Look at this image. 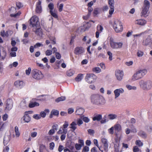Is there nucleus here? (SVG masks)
<instances>
[{
  "label": "nucleus",
  "instance_id": "1",
  "mask_svg": "<svg viewBox=\"0 0 152 152\" xmlns=\"http://www.w3.org/2000/svg\"><path fill=\"white\" fill-rule=\"evenodd\" d=\"M91 102L92 104L98 106L104 105L106 103L105 100L103 97L98 94L91 95Z\"/></svg>",
  "mask_w": 152,
  "mask_h": 152
},
{
  "label": "nucleus",
  "instance_id": "2",
  "mask_svg": "<svg viewBox=\"0 0 152 152\" xmlns=\"http://www.w3.org/2000/svg\"><path fill=\"white\" fill-rule=\"evenodd\" d=\"M147 72V70L146 69H140L136 71L132 76V79L133 81H135L142 78Z\"/></svg>",
  "mask_w": 152,
  "mask_h": 152
},
{
  "label": "nucleus",
  "instance_id": "3",
  "mask_svg": "<svg viewBox=\"0 0 152 152\" xmlns=\"http://www.w3.org/2000/svg\"><path fill=\"white\" fill-rule=\"evenodd\" d=\"M139 84L140 88L145 90H149L152 87L151 83L149 80H142L139 81Z\"/></svg>",
  "mask_w": 152,
  "mask_h": 152
},
{
  "label": "nucleus",
  "instance_id": "4",
  "mask_svg": "<svg viewBox=\"0 0 152 152\" xmlns=\"http://www.w3.org/2000/svg\"><path fill=\"white\" fill-rule=\"evenodd\" d=\"M113 28L117 33L122 32L123 30V26L122 22L118 20H115L113 23Z\"/></svg>",
  "mask_w": 152,
  "mask_h": 152
},
{
  "label": "nucleus",
  "instance_id": "5",
  "mask_svg": "<svg viewBox=\"0 0 152 152\" xmlns=\"http://www.w3.org/2000/svg\"><path fill=\"white\" fill-rule=\"evenodd\" d=\"M31 74L32 77L36 80L41 79L43 77V75L41 71L37 69H33Z\"/></svg>",
  "mask_w": 152,
  "mask_h": 152
},
{
  "label": "nucleus",
  "instance_id": "6",
  "mask_svg": "<svg viewBox=\"0 0 152 152\" xmlns=\"http://www.w3.org/2000/svg\"><path fill=\"white\" fill-rule=\"evenodd\" d=\"M97 79V77L93 74L89 73L86 74L85 80L88 83L91 84L95 82Z\"/></svg>",
  "mask_w": 152,
  "mask_h": 152
},
{
  "label": "nucleus",
  "instance_id": "7",
  "mask_svg": "<svg viewBox=\"0 0 152 152\" xmlns=\"http://www.w3.org/2000/svg\"><path fill=\"white\" fill-rule=\"evenodd\" d=\"M30 25H31L32 27H35L37 28L39 26V18L37 16L34 15L32 16L30 20Z\"/></svg>",
  "mask_w": 152,
  "mask_h": 152
},
{
  "label": "nucleus",
  "instance_id": "8",
  "mask_svg": "<svg viewBox=\"0 0 152 152\" xmlns=\"http://www.w3.org/2000/svg\"><path fill=\"white\" fill-rule=\"evenodd\" d=\"M110 44L111 47L113 49H118L122 48L123 44L121 42H115L113 39L110 38Z\"/></svg>",
  "mask_w": 152,
  "mask_h": 152
},
{
  "label": "nucleus",
  "instance_id": "9",
  "mask_svg": "<svg viewBox=\"0 0 152 152\" xmlns=\"http://www.w3.org/2000/svg\"><path fill=\"white\" fill-rule=\"evenodd\" d=\"M142 44L145 46H149L152 47V34L143 39Z\"/></svg>",
  "mask_w": 152,
  "mask_h": 152
},
{
  "label": "nucleus",
  "instance_id": "10",
  "mask_svg": "<svg viewBox=\"0 0 152 152\" xmlns=\"http://www.w3.org/2000/svg\"><path fill=\"white\" fill-rule=\"evenodd\" d=\"M69 126L68 122L65 121L64 124L63 125V127H61L59 130L57 132L58 134H62L63 133L66 134L67 132V129H66Z\"/></svg>",
  "mask_w": 152,
  "mask_h": 152
},
{
  "label": "nucleus",
  "instance_id": "11",
  "mask_svg": "<svg viewBox=\"0 0 152 152\" xmlns=\"http://www.w3.org/2000/svg\"><path fill=\"white\" fill-rule=\"evenodd\" d=\"M84 48L81 46H78L75 48L74 53L76 55H81L85 52Z\"/></svg>",
  "mask_w": 152,
  "mask_h": 152
},
{
  "label": "nucleus",
  "instance_id": "12",
  "mask_svg": "<svg viewBox=\"0 0 152 152\" xmlns=\"http://www.w3.org/2000/svg\"><path fill=\"white\" fill-rule=\"evenodd\" d=\"M115 74L118 80L121 81L122 79L124 76V73L123 71L120 70H117L115 72Z\"/></svg>",
  "mask_w": 152,
  "mask_h": 152
},
{
  "label": "nucleus",
  "instance_id": "13",
  "mask_svg": "<svg viewBox=\"0 0 152 152\" xmlns=\"http://www.w3.org/2000/svg\"><path fill=\"white\" fill-rule=\"evenodd\" d=\"M13 104V101L11 99H7L6 102L5 110H10L12 107Z\"/></svg>",
  "mask_w": 152,
  "mask_h": 152
},
{
  "label": "nucleus",
  "instance_id": "14",
  "mask_svg": "<svg viewBox=\"0 0 152 152\" xmlns=\"http://www.w3.org/2000/svg\"><path fill=\"white\" fill-rule=\"evenodd\" d=\"M101 142L103 145V148L104 151L106 152L108 151V142L107 139L104 138H102Z\"/></svg>",
  "mask_w": 152,
  "mask_h": 152
},
{
  "label": "nucleus",
  "instance_id": "15",
  "mask_svg": "<svg viewBox=\"0 0 152 152\" xmlns=\"http://www.w3.org/2000/svg\"><path fill=\"white\" fill-rule=\"evenodd\" d=\"M124 92V89L121 88L117 89L115 90L114 91L115 96V98L116 99L118 97L120 96L121 94H122Z\"/></svg>",
  "mask_w": 152,
  "mask_h": 152
},
{
  "label": "nucleus",
  "instance_id": "16",
  "mask_svg": "<svg viewBox=\"0 0 152 152\" xmlns=\"http://www.w3.org/2000/svg\"><path fill=\"white\" fill-rule=\"evenodd\" d=\"M146 21L143 19H139L136 20L134 21L135 24L141 26L145 25L146 23Z\"/></svg>",
  "mask_w": 152,
  "mask_h": 152
},
{
  "label": "nucleus",
  "instance_id": "17",
  "mask_svg": "<svg viewBox=\"0 0 152 152\" xmlns=\"http://www.w3.org/2000/svg\"><path fill=\"white\" fill-rule=\"evenodd\" d=\"M97 31L95 33V36L96 38H99L100 33L102 32L103 30V28L101 25H98L96 27Z\"/></svg>",
  "mask_w": 152,
  "mask_h": 152
},
{
  "label": "nucleus",
  "instance_id": "18",
  "mask_svg": "<svg viewBox=\"0 0 152 152\" xmlns=\"http://www.w3.org/2000/svg\"><path fill=\"white\" fill-rule=\"evenodd\" d=\"M14 85L16 87L20 89L23 86L24 84L23 81L18 80L14 83Z\"/></svg>",
  "mask_w": 152,
  "mask_h": 152
},
{
  "label": "nucleus",
  "instance_id": "19",
  "mask_svg": "<svg viewBox=\"0 0 152 152\" xmlns=\"http://www.w3.org/2000/svg\"><path fill=\"white\" fill-rule=\"evenodd\" d=\"M42 0H38V2L37 4L36 12L37 13H40L42 12V9L41 6Z\"/></svg>",
  "mask_w": 152,
  "mask_h": 152
},
{
  "label": "nucleus",
  "instance_id": "20",
  "mask_svg": "<svg viewBox=\"0 0 152 152\" xmlns=\"http://www.w3.org/2000/svg\"><path fill=\"white\" fill-rule=\"evenodd\" d=\"M1 56L0 57V58L1 60H3L6 56L7 53L6 50L3 47H1Z\"/></svg>",
  "mask_w": 152,
  "mask_h": 152
},
{
  "label": "nucleus",
  "instance_id": "21",
  "mask_svg": "<svg viewBox=\"0 0 152 152\" xmlns=\"http://www.w3.org/2000/svg\"><path fill=\"white\" fill-rule=\"evenodd\" d=\"M149 9L142 8V10L141 13V16L145 18L147 17L148 15V12Z\"/></svg>",
  "mask_w": 152,
  "mask_h": 152
},
{
  "label": "nucleus",
  "instance_id": "22",
  "mask_svg": "<svg viewBox=\"0 0 152 152\" xmlns=\"http://www.w3.org/2000/svg\"><path fill=\"white\" fill-rule=\"evenodd\" d=\"M119 142L117 141L115 142L114 144V148L115 152H121L120 150Z\"/></svg>",
  "mask_w": 152,
  "mask_h": 152
},
{
  "label": "nucleus",
  "instance_id": "23",
  "mask_svg": "<svg viewBox=\"0 0 152 152\" xmlns=\"http://www.w3.org/2000/svg\"><path fill=\"white\" fill-rule=\"evenodd\" d=\"M33 31L35 32L36 34L38 35H41L42 34V32L41 31V29L39 27L34 28L33 29Z\"/></svg>",
  "mask_w": 152,
  "mask_h": 152
},
{
  "label": "nucleus",
  "instance_id": "24",
  "mask_svg": "<svg viewBox=\"0 0 152 152\" xmlns=\"http://www.w3.org/2000/svg\"><path fill=\"white\" fill-rule=\"evenodd\" d=\"M102 115L95 114L92 119L93 121H99L102 119Z\"/></svg>",
  "mask_w": 152,
  "mask_h": 152
},
{
  "label": "nucleus",
  "instance_id": "25",
  "mask_svg": "<svg viewBox=\"0 0 152 152\" xmlns=\"http://www.w3.org/2000/svg\"><path fill=\"white\" fill-rule=\"evenodd\" d=\"M50 112L49 110L48 109H46L43 111H41L40 113V116L43 118H45L46 114H49Z\"/></svg>",
  "mask_w": 152,
  "mask_h": 152
},
{
  "label": "nucleus",
  "instance_id": "26",
  "mask_svg": "<svg viewBox=\"0 0 152 152\" xmlns=\"http://www.w3.org/2000/svg\"><path fill=\"white\" fill-rule=\"evenodd\" d=\"M84 112V109L82 108H79L77 109L76 111V114L77 115H82Z\"/></svg>",
  "mask_w": 152,
  "mask_h": 152
},
{
  "label": "nucleus",
  "instance_id": "27",
  "mask_svg": "<svg viewBox=\"0 0 152 152\" xmlns=\"http://www.w3.org/2000/svg\"><path fill=\"white\" fill-rule=\"evenodd\" d=\"M77 125V123L76 121H73L70 124L71 126L70 128L72 129V132L74 131L77 129L76 126Z\"/></svg>",
  "mask_w": 152,
  "mask_h": 152
},
{
  "label": "nucleus",
  "instance_id": "28",
  "mask_svg": "<svg viewBox=\"0 0 152 152\" xmlns=\"http://www.w3.org/2000/svg\"><path fill=\"white\" fill-rule=\"evenodd\" d=\"M150 4L149 1L147 0H145L144 1L143 5L142 8L149 9Z\"/></svg>",
  "mask_w": 152,
  "mask_h": 152
},
{
  "label": "nucleus",
  "instance_id": "29",
  "mask_svg": "<svg viewBox=\"0 0 152 152\" xmlns=\"http://www.w3.org/2000/svg\"><path fill=\"white\" fill-rule=\"evenodd\" d=\"M23 120L25 122L28 123L31 120V118L28 114H25L23 117Z\"/></svg>",
  "mask_w": 152,
  "mask_h": 152
},
{
  "label": "nucleus",
  "instance_id": "30",
  "mask_svg": "<svg viewBox=\"0 0 152 152\" xmlns=\"http://www.w3.org/2000/svg\"><path fill=\"white\" fill-rule=\"evenodd\" d=\"M138 134L140 136L144 138L147 137V134L145 132L142 131H140L138 133Z\"/></svg>",
  "mask_w": 152,
  "mask_h": 152
},
{
  "label": "nucleus",
  "instance_id": "31",
  "mask_svg": "<svg viewBox=\"0 0 152 152\" xmlns=\"http://www.w3.org/2000/svg\"><path fill=\"white\" fill-rule=\"evenodd\" d=\"M83 78V74H80L77 75V76L75 78V80L77 82H79L81 81Z\"/></svg>",
  "mask_w": 152,
  "mask_h": 152
},
{
  "label": "nucleus",
  "instance_id": "32",
  "mask_svg": "<svg viewBox=\"0 0 152 152\" xmlns=\"http://www.w3.org/2000/svg\"><path fill=\"white\" fill-rule=\"evenodd\" d=\"M39 105V104L36 102H31L29 104V107L30 108L36 106H38Z\"/></svg>",
  "mask_w": 152,
  "mask_h": 152
},
{
  "label": "nucleus",
  "instance_id": "33",
  "mask_svg": "<svg viewBox=\"0 0 152 152\" xmlns=\"http://www.w3.org/2000/svg\"><path fill=\"white\" fill-rule=\"evenodd\" d=\"M114 128L115 130L119 132L121 129V125L118 124H116L114 126Z\"/></svg>",
  "mask_w": 152,
  "mask_h": 152
},
{
  "label": "nucleus",
  "instance_id": "34",
  "mask_svg": "<svg viewBox=\"0 0 152 152\" xmlns=\"http://www.w3.org/2000/svg\"><path fill=\"white\" fill-rule=\"evenodd\" d=\"M10 140V138L8 136H5L4 139V143L5 145H6Z\"/></svg>",
  "mask_w": 152,
  "mask_h": 152
},
{
  "label": "nucleus",
  "instance_id": "35",
  "mask_svg": "<svg viewBox=\"0 0 152 152\" xmlns=\"http://www.w3.org/2000/svg\"><path fill=\"white\" fill-rule=\"evenodd\" d=\"M66 98L64 96H61L58 98L56 99V102H59L60 101H63L65 100Z\"/></svg>",
  "mask_w": 152,
  "mask_h": 152
},
{
  "label": "nucleus",
  "instance_id": "36",
  "mask_svg": "<svg viewBox=\"0 0 152 152\" xmlns=\"http://www.w3.org/2000/svg\"><path fill=\"white\" fill-rule=\"evenodd\" d=\"M15 132L16 137H19L20 135V133L19 131L18 128L17 126L15 127Z\"/></svg>",
  "mask_w": 152,
  "mask_h": 152
},
{
  "label": "nucleus",
  "instance_id": "37",
  "mask_svg": "<svg viewBox=\"0 0 152 152\" xmlns=\"http://www.w3.org/2000/svg\"><path fill=\"white\" fill-rule=\"evenodd\" d=\"M94 144L99 148V149L102 152H103L104 151L102 149L101 147H99L98 143V141L96 139H94Z\"/></svg>",
  "mask_w": 152,
  "mask_h": 152
},
{
  "label": "nucleus",
  "instance_id": "38",
  "mask_svg": "<svg viewBox=\"0 0 152 152\" xmlns=\"http://www.w3.org/2000/svg\"><path fill=\"white\" fill-rule=\"evenodd\" d=\"M92 71L97 73H99L101 72V69L98 67H95L93 68Z\"/></svg>",
  "mask_w": 152,
  "mask_h": 152
},
{
  "label": "nucleus",
  "instance_id": "39",
  "mask_svg": "<svg viewBox=\"0 0 152 152\" xmlns=\"http://www.w3.org/2000/svg\"><path fill=\"white\" fill-rule=\"evenodd\" d=\"M108 117L110 120H113L116 118L117 115L115 114H109Z\"/></svg>",
  "mask_w": 152,
  "mask_h": 152
},
{
  "label": "nucleus",
  "instance_id": "40",
  "mask_svg": "<svg viewBox=\"0 0 152 152\" xmlns=\"http://www.w3.org/2000/svg\"><path fill=\"white\" fill-rule=\"evenodd\" d=\"M126 88L129 90H136L137 89V88L135 86H132L130 85H128L126 86Z\"/></svg>",
  "mask_w": 152,
  "mask_h": 152
},
{
  "label": "nucleus",
  "instance_id": "41",
  "mask_svg": "<svg viewBox=\"0 0 152 152\" xmlns=\"http://www.w3.org/2000/svg\"><path fill=\"white\" fill-rule=\"evenodd\" d=\"M135 143L136 145H138L139 147H141L143 145V143L139 140H136Z\"/></svg>",
  "mask_w": 152,
  "mask_h": 152
},
{
  "label": "nucleus",
  "instance_id": "42",
  "mask_svg": "<svg viewBox=\"0 0 152 152\" xmlns=\"http://www.w3.org/2000/svg\"><path fill=\"white\" fill-rule=\"evenodd\" d=\"M66 75L68 76H71L74 74V72L72 70H69L66 72Z\"/></svg>",
  "mask_w": 152,
  "mask_h": 152
},
{
  "label": "nucleus",
  "instance_id": "43",
  "mask_svg": "<svg viewBox=\"0 0 152 152\" xmlns=\"http://www.w3.org/2000/svg\"><path fill=\"white\" fill-rule=\"evenodd\" d=\"M115 1L114 0H109L108 4L109 5V7H114Z\"/></svg>",
  "mask_w": 152,
  "mask_h": 152
},
{
  "label": "nucleus",
  "instance_id": "44",
  "mask_svg": "<svg viewBox=\"0 0 152 152\" xmlns=\"http://www.w3.org/2000/svg\"><path fill=\"white\" fill-rule=\"evenodd\" d=\"M133 151L134 152H141V151L137 146H135L133 148Z\"/></svg>",
  "mask_w": 152,
  "mask_h": 152
},
{
  "label": "nucleus",
  "instance_id": "45",
  "mask_svg": "<svg viewBox=\"0 0 152 152\" xmlns=\"http://www.w3.org/2000/svg\"><path fill=\"white\" fill-rule=\"evenodd\" d=\"M45 146L43 144L40 145L39 147V152H43V150L45 149Z\"/></svg>",
  "mask_w": 152,
  "mask_h": 152
},
{
  "label": "nucleus",
  "instance_id": "46",
  "mask_svg": "<svg viewBox=\"0 0 152 152\" xmlns=\"http://www.w3.org/2000/svg\"><path fill=\"white\" fill-rule=\"evenodd\" d=\"M48 7L49 9L50 12H52L54 8V5L52 3H50L48 5Z\"/></svg>",
  "mask_w": 152,
  "mask_h": 152
},
{
  "label": "nucleus",
  "instance_id": "47",
  "mask_svg": "<svg viewBox=\"0 0 152 152\" xmlns=\"http://www.w3.org/2000/svg\"><path fill=\"white\" fill-rule=\"evenodd\" d=\"M50 40L53 42L52 44H55L56 43V39L54 36H48Z\"/></svg>",
  "mask_w": 152,
  "mask_h": 152
},
{
  "label": "nucleus",
  "instance_id": "48",
  "mask_svg": "<svg viewBox=\"0 0 152 152\" xmlns=\"http://www.w3.org/2000/svg\"><path fill=\"white\" fill-rule=\"evenodd\" d=\"M144 55V53L141 50H138L137 53V56L138 57H142Z\"/></svg>",
  "mask_w": 152,
  "mask_h": 152
},
{
  "label": "nucleus",
  "instance_id": "49",
  "mask_svg": "<svg viewBox=\"0 0 152 152\" xmlns=\"http://www.w3.org/2000/svg\"><path fill=\"white\" fill-rule=\"evenodd\" d=\"M131 128V132L134 133H135L137 132L136 129L134 127L133 125H132L130 127Z\"/></svg>",
  "mask_w": 152,
  "mask_h": 152
},
{
  "label": "nucleus",
  "instance_id": "50",
  "mask_svg": "<svg viewBox=\"0 0 152 152\" xmlns=\"http://www.w3.org/2000/svg\"><path fill=\"white\" fill-rule=\"evenodd\" d=\"M82 146L80 145L79 144L76 143L75 144V147L76 149L78 150H80L81 149V147Z\"/></svg>",
  "mask_w": 152,
  "mask_h": 152
},
{
  "label": "nucleus",
  "instance_id": "51",
  "mask_svg": "<svg viewBox=\"0 0 152 152\" xmlns=\"http://www.w3.org/2000/svg\"><path fill=\"white\" fill-rule=\"evenodd\" d=\"M51 114H52L53 115H58L59 112L57 110H53L51 111Z\"/></svg>",
  "mask_w": 152,
  "mask_h": 152
},
{
  "label": "nucleus",
  "instance_id": "52",
  "mask_svg": "<svg viewBox=\"0 0 152 152\" xmlns=\"http://www.w3.org/2000/svg\"><path fill=\"white\" fill-rule=\"evenodd\" d=\"M37 132H34L31 133L30 135L32 137L34 138L37 136Z\"/></svg>",
  "mask_w": 152,
  "mask_h": 152
},
{
  "label": "nucleus",
  "instance_id": "53",
  "mask_svg": "<svg viewBox=\"0 0 152 152\" xmlns=\"http://www.w3.org/2000/svg\"><path fill=\"white\" fill-rule=\"evenodd\" d=\"M52 54V51L49 50H47L45 52V55L46 56H49L51 55Z\"/></svg>",
  "mask_w": 152,
  "mask_h": 152
},
{
  "label": "nucleus",
  "instance_id": "54",
  "mask_svg": "<svg viewBox=\"0 0 152 152\" xmlns=\"http://www.w3.org/2000/svg\"><path fill=\"white\" fill-rule=\"evenodd\" d=\"M77 125L80 126L81 125L83 124V121L81 119L79 118L77 119Z\"/></svg>",
  "mask_w": 152,
  "mask_h": 152
},
{
  "label": "nucleus",
  "instance_id": "55",
  "mask_svg": "<svg viewBox=\"0 0 152 152\" xmlns=\"http://www.w3.org/2000/svg\"><path fill=\"white\" fill-rule=\"evenodd\" d=\"M83 120L85 123H88L90 121V119L87 117H84L83 118Z\"/></svg>",
  "mask_w": 152,
  "mask_h": 152
},
{
  "label": "nucleus",
  "instance_id": "56",
  "mask_svg": "<svg viewBox=\"0 0 152 152\" xmlns=\"http://www.w3.org/2000/svg\"><path fill=\"white\" fill-rule=\"evenodd\" d=\"M89 151V148L87 146H85L83 148L82 152H87Z\"/></svg>",
  "mask_w": 152,
  "mask_h": 152
},
{
  "label": "nucleus",
  "instance_id": "57",
  "mask_svg": "<svg viewBox=\"0 0 152 152\" xmlns=\"http://www.w3.org/2000/svg\"><path fill=\"white\" fill-rule=\"evenodd\" d=\"M21 14V12H18L17 13L15 14H11L10 16L11 17H13L15 18L17 17L18 16H19V15Z\"/></svg>",
  "mask_w": 152,
  "mask_h": 152
},
{
  "label": "nucleus",
  "instance_id": "58",
  "mask_svg": "<svg viewBox=\"0 0 152 152\" xmlns=\"http://www.w3.org/2000/svg\"><path fill=\"white\" fill-rule=\"evenodd\" d=\"M110 10L109 11V14L110 15H112L114 11V7H110Z\"/></svg>",
  "mask_w": 152,
  "mask_h": 152
},
{
  "label": "nucleus",
  "instance_id": "59",
  "mask_svg": "<svg viewBox=\"0 0 152 152\" xmlns=\"http://www.w3.org/2000/svg\"><path fill=\"white\" fill-rule=\"evenodd\" d=\"M55 132V131L53 129H52L49 131L48 132V134L49 135H52L54 134Z\"/></svg>",
  "mask_w": 152,
  "mask_h": 152
},
{
  "label": "nucleus",
  "instance_id": "60",
  "mask_svg": "<svg viewBox=\"0 0 152 152\" xmlns=\"http://www.w3.org/2000/svg\"><path fill=\"white\" fill-rule=\"evenodd\" d=\"M43 45L40 43H37L34 46V48H37L38 47H39L40 46H43Z\"/></svg>",
  "mask_w": 152,
  "mask_h": 152
},
{
  "label": "nucleus",
  "instance_id": "61",
  "mask_svg": "<svg viewBox=\"0 0 152 152\" xmlns=\"http://www.w3.org/2000/svg\"><path fill=\"white\" fill-rule=\"evenodd\" d=\"M33 118L36 119H39L41 118V116L40 115L35 114L33 116Z\"/></svg>",
  "mask_w": 152,
  "mask_h": 152
},
{
  "label": "nucleus",
  "instance_id": "62",
  "mask_svg": "<svg viewBox=\"0 0 152 152\" xmlns=\"http://www.w3.org/2000/svg\"><path fill=\"white\" fill-rule=\"evenodd\" d=\"M56 58L57 59H59L61 57V54L58 52H56L55 54Z\"/></svg>",
  "mask_w": 152,
  "mask_h": 152
},
{
  "label": "nucleus",
  "instance_id": "63",
  "mask_svg": "<svg viewBox=\"0 0 152 152\" xmlns=\"http://www.w3.org/2000/svg\"><path fill=\"white\" fill-rule=\"evenodd\" d=\"M114 127H112L110 128L108 130L109 133L111 134H113L114 133Z\"/></svg>",
  "mask_w": 152,
  "mask_h": 152
},
{
  "label": "nucleus",
  "instance_id": "64",
  "mask_svg": "<svg viewBox=\"0 0 152 152\" xmlns=\"http://www.w3.org/2000/svg\"><path fill=\"white\" fill-rule=\"evenodd\" d=\"M31 69L30 67H29L26 70V74L27 75H29L31 73Z\"/></svg>",
  "mask_w": 152,
  "mask_h": 152
}]
</instances>
